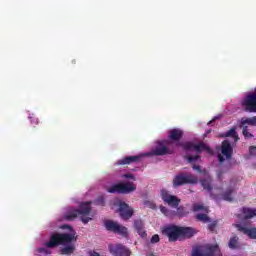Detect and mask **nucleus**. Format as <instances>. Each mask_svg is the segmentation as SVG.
<instances>
[{
  "label": "nucleus",
  "instance_id": "nucleus-8",
  "mask_svg": "<svg viewBox=\"0 0 256 256\" xmlns=\"http://www.w3.org/2000/svg\"><path fill=\"white\" fill-rule=\"evenodd\" d=\"M104 225L107 229V231H111L112 233H116L117 235H121V237H129V231L127 227L123 225H119V223L113 221V220H106L104 222Z\"/></svg>",
  "mask_w": 256,
  "mask_h": 256
},
{
  "label": "nucleus",
  "instance_id": "nucleus-33",
  "mask_svg": "<svg viewBox=\"0 0 256 256\" xmlns=\"http://www.w3.org/2000/svg\"><path fill=\"white\" fill-rule=\"evenodd\" d=\"M242 135H244L245 139H253V134L249 132V129L243 130Z\"/></svg>",
  "mask_w": 256,
  "mask_h": 256
},
{
  "label": "nucleus",
  "instance_id": "nucleus-25",
  "mask_svg": "<svg viewBox=\"0 0 256 256\" xmlns=\"http://www.w3.org/2000/svg\"><path fill=\"white\" fill-rule=\"evenodd\" d=\"M177 211H173V217H175V215H178V217H185L186 213H185V208L183 206H178L176 207Z\"/></svg>",
  "mask_w": 256,
  "mask_h": 256
},
{
  "label": "nucleus",
  "instance_id": "nucleus-1",
  "mask_svg": "<svg viewBox=\"0 0 256 256\" xmlns=\"http://www.w3.org/2000/svg\"><path fill=\"white\" fill-rule=\"evenodd\" d=\"M162 233L168 237L170 243H175V241L181 239V237H184V239H191L197 232L195 231V228L169 225L163 228Z\"/></svg>",
  "mask_w": 256,
  "mask_h": 256
},
{
  "label": "nucleus",
  "instance_id": "nucleus-17",
  "mask_svg": "<svg viewBox=\"0 0 256 256\" xmlns=\"http://www.w3.org/2000/svg\"><path fill=\"white\" fill-rule=\"evenodd\" d=\"M249 125L251 127H253V122L251 120V118H241L238 122V126L240 129H242V131H247V129H249Z\"/></svg>",
  "mask_w": 256,
  "mask_h": 256
},
{
  "label": "nucleus",
  "instance_id": "nucleus-42",
  "mask_svg": "<svg viewBox=\"0 0 256 256\" xmlns=\"http://www.w3.org/2000/svg\"><path fill=\"white\" fill-rule=\"evenodd\" d=\"M218 161L220 163H223L225 161V157H223V155H221V154H218Z\"/></svg>",
  "mask_w": 256,
  "mask_h": 256
},
{
  "label": "nucleus",
  "instance_id": "nucleus-16",
  "mask_svg": "<svg viewBox=\"0 0 256 256\" xmlns=\"http://www.w3.org/2000/svg\"><path fill=\"white\" fill-rule=\"evenodd\" d=\"M211 178H206V179H202L200 180L201 186L203 187V189L205 191H208V193H210V196L212 197V199H219V197L217 195L213 194V186H211Z\"/></svg>",
  "mask_w": 256,
  "mask_h": 256
},
{
  "label": "nucleus",
  "instance_id": "nucleus-23",
  "mask_svg": "<svg viewBox=\"0 0 256 256\" xmlns=\"http://www.w3.org/2000/svg\"><path fill=\"white\" fill-rule=\"evenodd\" d=\"M226 137H232V139H234L235 143H237V141H239V134L237 133V130L235 127H233L228 132H226Z\"/></svg>",
  "mask_w": 256,
  "mask_h": 256
},
{
  "label": "nucleus",
  "instance_id": "nucleus-19",
  "mask_svg": "<svg viewBox=\"0 0 256 256\" xmlns=\"http://www.w3.org/2000/svg\"><path fill=\"white\" fill-rule=\"evenodd\" d=\"M233 193H235V188H227V190L224 193H222L223 201H229L231 203L233 201Z\"/></svg>",
  "mask_w": 256,
  "mask_h": 256
},
{
  "label": "nucleus",
  "instance_id": "nucleus-5",
  "mask_svg": "<svg viewBox=\"0 0 256 256\" xmlns=\"http://www.w3.org/2000/svg\"><path fill=\"white\" fill-rule=\"evenodd\" d=\"M173 153H175V144L171 140L159 141L155 149L152 150V155H156V157L173 155Z\"/></svg>",
  "mask_w": 256,
  "mask_h": 256
},
{
  "label": "nucleus",
  "instance_id": "nucleus-20",
  "mask_svg": "<svg viewBox=\"0 0 256 256\" xmlns=\"http://www.w3.org/2000/svg\"><path fill=\"white\" fill-rule=\"evenodd\" d=\"M229 249L235 250V249H241V244L239 243V237L233 236L230 238L228 242Z\"/></svg>",
  "mask_w": 256,
  "mask_h": 256
},
{
  "label": "nucleus",
  "instance_id": "nucleus-4",
  "mask_svg": "<svg viewBox=\"0 0 256 256\" xmlns=\"http://www.w3.org/2000/svg\"><path fill=\"white\" fill-rule=\"evenodd\" d=\"M192 256H223V254H221L219 245L206 244L193 248Z\"/></svg>",
  "mask_w": 256,
  "mask_h": 256
},
{
  "label": "nucleus",
  "instance_id": "nucleus-21",
  "mask_svg": "<svg viewBox=\"0 0 256 256\" xmlns=\"http://www.w3.org/2000/svg\"><path fill=\"white\" fill-rule=\"evenodd\" d=\"M194 151H196V153H201V151H207V153H209L210 155L213 154V150L206 146L205 143H200L198 145L194 144Z\"/></svg>",
  "mask_w": 256,
  "mask_h": 256
},
{
  "label": "nucleus",
  "instance_id": "nucleus-34",
  "mask_svg": "<svg viewBox=\"0 0 256 256\" xmlns=\"http://www.w3.org/2000/svg\"><path fill=\"white\" fill-rule=\"evenodd\" d=\"M249 155L251 157H256V146H250L249 147Z\"/></svg>",
  "mask_w": 256,
  "mask_h": 256
},
{
  "label": "nucleus",
  "instance_id": "nucleus-40",
  "mask_svg": "<svg viewBox=\"0 0 256 256\" xmlns=\"http://www.w3.org/2000/svg\"><path fill=\"white\" fill-rule=\"evenodd\" d=\"M192 168L194 169V171H198V173H203V170H201V166L199 165H194Z\"/></svg>",
  "mask_w": 256,
  "mask_h": 256
},
{
  "label": "nucleus",
  "instance_id": "nucleus-32",
  "mask_svg": "<svg viewBox=\"0 0 256 256\" xmlns=\"http://www.w3.org/2000/svg\"><path fill=\"white\" fill-rule=\"evenodd\" d=\"M96 205H101L102 207L105 206V198L103 196H100L95 201Z\"/></svg>",
  "mask_w": 256,
  "mask_h": 256
},
{
  "label": "nucleus",
  "instance_id": "nucleus-41",
  "mask_svg": "<svg viewBox=\"0 0 256 256\" xmlns=\"http://www.w3.org/2000/svg\"><path fill=\"white\" fill-rule=\"evenodd\" d=\"M252 121V127H256V116L250 117Z\"/></svg>",
  "mask_w": 256,
  "mask_h": 256
},
{
  "label": "nucleus",
  "instance_id": "nucleus-26",
  "mask_svg": "<svg viewBox=\"0 0 256 256\" xmlns=\"http://www.w3.org/2000/svg\"><path fill=\"white\" fill-rule=\"evenodd\" d=\"M180 145L184 149V151H194L195 148V144L192 142H186Z\"/></svg>",
  "mask_w": 256,
  "mask_h": 256
},
{
  "label": "nucleus",
  "instance_id": "nucleus-3",
  "mask_svg": "<svg viewBox=\"0 0 256 256\" xmlns=\"http://www.w3.org/2000/svg\"><path fill=\"white\" fill-rule=\"evenodd\" d=\"M72 241H76L75 234L54 233L50 236V240L46 242L48 249H55L59 245H69Z\"/></svg>",
  "mask_w": 256,
  "mask_h": 256
},
{
  "label": "nucleus",
  "instance_id": "nucleus-22",
  "mask_svg": "<svg viewBox=\"0 0 256 256\" xmlns=\"http://www.w3.org/2000/svg\"><path fill=\"white\" fill-rule=\"evenodd\" d=\"M61 255H73L75 253V246L69 245L60 249Z\"/></svg>",
  "mask_w": 256,
  "mask_h": 256
},
{
  "label": "nucleus",
  "instance_id": "nucleus-37",
  "mask_svg": "<svg viewBox=\"0 0 256 256\" xmlns=\"http://www.w3.org/2000/svg\"><path fill=\"white\" fill-rule=\"evenodd\" d=\"M144 205L146 206V207H149L150 209H155V203H153V202H151V201H145L144 202Z\"/></svg>",
  "mask_w": 256,
  "mask_h": 256
},
{
  "label": "nucleus",
  "instance_id": "nucleus-6",
  "mask_svg": "<svg viewBox=\"0 0 256 256\" xmlns=\"http://www.w3.org/2000/svg\"><path fill=\"white\" fill-rule=\"evenodd\" d=\"M133 191H137V185L131 182L114 184L107 189L108 193H118L119 195H129Z\"/></svg>",
  "mask_w": 256,
  "mask_h": 256
},
{
  "label": "nucleus",
  "instance_id": "nucleus-10",
  "mask_svg": "<svg viewBox=\"0 0 256 256\" xmlns=\"http://www.w3.org/2000/svg\"><path fill=\"white\" fill-rule=\"evenodd\" d=\"M162 201L169 205V207H172L173 209H177L179 206V203H181V199H179L175 195L169 194L167 190H162L161 192Z\"/></svg>",
  "mask_w": 256,
  "mask_h": 256
},
{
  "label": "nucleus",
  "instance_id": "nucleus-18",
  "mask_svg": "<svg viewBox=\"0 0 256 256\" xmlns=\"http://www.w3.org/2000/svg\"><path fill=\"white\" fill-rule=\"evenodd\" d=\"M183 137V131L180 129H172L169 134V139L171 141H181V138Z\"/></svg>",
  "mask_w": 256,
  "mask_h": 256
},
{
  "label": "nucleus",
  "instance_id": "nucleus-2",
  "mask_svg": "<svg viewBox=\"0 0 256 256\" xmlns=\"http://www.w3.org/2000/svg\"><path fill=\"white\" fill-rule=\"evenodd\" d=\"M91 213V202H84L80 204L79 209H73L70 212L64 215L66 221H74L77 217H80V220L84 225H87L91 221L89 214Z\"/></svg>",
  "mask_w": 256,
  "mask_h": 256
},
{
  "label": "nucleus",
  "instance_id": "nucleus-38",
  "mask_svg": "<svg viewBox=\"0 0 256 256\" xmlns=\"http://www.w3.org/2000/svg\"><path fill=\"white\" fill-rule=\"evenodd\" d=\"M150 241L151 243H159L160 241L159 234L153 235Z\"/></svg>",
  "mask_w": 256,
  "mask_h": 256
},
{
  "label": "nucleus",
  "instance_id": "nucleus-7",
  "mask_svg": "<svg viewBox=\"0 0 256 256\" xmlns=\"http://www.w3.org/2000/svg\"><path fill=\"white\" fill-rule=\"evenodd\" d=\"M197 183H199V179L193 174H178L173 179V187L197 185Z\"/></svg>",
  "mask_w": 256,
  "mask_h": 256
},
{
  "label": "nucleus",
  "instance_id": "nucleus-36",
  "mask_svg": "<svg viewBox=\"0 0 256 256\" xmlns=\"http://www.w3.org/2000/svg\"><path fill=\"white\" fill-rule=\"evenodd\" d=\"M31 123H33L34 125H39V118L35 117V116H30L29 117Z\"/></svg>",
  "mask_w": 256,
  "mask_h": 256
},
{
  "label": "nucleus",
  "instance_id": "nucleus-35",
  "mask_svg": "<svg viewBox=\"0 0 256 256\" xmlns=\"http://www.w3.org/2000/svg\"><path fill=\"white\" fill-rule=\"evenodd\" d=\"M216 227H217V221H214V222H212V223H210V224L208 225V229H209V231H211V232L215 231Z\"/></svg>",
  "mask_w": 256,
  "mask_h": 256
},
{
  "label": "nucleus",
  "instance_id": "nucleus-39",
  "mask_svg": "<svg viewBox=\"0 0 256 256\" xmlns=\"http://www.w3.org/2000/svg\"><path fill=\"white\" fill-rule=\"evenodd\" d=\"M123 177L124 179H132L135 181V176L133 174H124Z\"/></svg>",
  "mask_w": 256,
  "mask_h": 256
},
{
  "label": "nucleus",
  "instance_id": "nucleus-29",
  "mask_svg": "<svg viewBox=\"0 0 256 256\" xmlns=\"http://www.w3.org/2000/svg\"><path fill=\"white\" fill-rule=\"evenodd\" d=\"M144 227H145V224L143 223V220H141V219L134 220L135 231H137L139 229H143Z\"/></svg>",
  "mask_w": 256,
  "mask_h": 256
},
{
  "label": "nucleus",
  "instance_id": "nucleus-31",
  "mask_svg": "<svg viewBox=\"0 0 256 256\" xmlns=\"http://www.w3.org/2000/svg\"><path fill=\"white\" fill-rule=\"evenodd\" d=\"M200 156L195 155V156H187V161L188 163H195L196 161H199Z\"/></svg>",
  "mask_w": 256,
  "mask_h": 256
},
{
  "label": "nucleus",
  "instance_id": "nucleus-14",
  "mask_svg": "<svg viewBox=\"0 0 256 256\" xmlns=\"http://www.w3.org/2000/svg\"><path fill=\"white\" fill-rule=\"evenodd\" d=\"M221 153L226 159H231V157H233V146H231L229 140H224L222 142Z\"/></svg>",
  "mask_w": 256,
  "mask_h": 256
},
{
  "label": "nucleus",
  "instance_id": "nucleus-30",
  "mask_svg": "<svg viewBox=\"0 0 256 256\" xmlns=\"http://www.w3.org/2000/svg\"><path fill=\"white\" fill-rule=\"evenodd\" d=\"M136 232L138 233V235H139L142 239H145V237H147V232L145 231V227L136 230Z\"/></svg>",
  "mask_w": 256,
  "mask_h": 256
},
{
  "label": "nucleus",
  "instance_id": "nucleus-28",
  "mask_svg": "<svg viewBox=\"0 0 256 256\" xmlns=\"http://www.w3.org/2000/svg\"><path fill=\"white\" fill-rule=\"evenodd\" d=\"M193 211H205V213H209V208L201 205V204H194L193 205Z\"/></svg>",
  "mask_w": 256,
  "mask_h": 256
},
{
  "label": "nucleus",
  "instance_id": "nucleus-24",
  "mask_svg": "<svg viewBox=\"0 0 256 256\" xmlns=\"http://www.w3.org/2000/svg\"><path fill=\"white\" fill-rule=\"evenodd\" d=\"M196 219L201 223H211V218L207 214H197Z\"/></svg>",
  "mask_w": 256,
  "mask_h": 256
},
{
  "label": "nucleus",
  "instance_id": "nucleus-15",
  "mask_svg": "<svg viewBox=\"0 0 256 256\" xmlns=\"http://www.w3.org/2000/svg\"><path fill=\"white\" fill-rule=\"evenodd\" d=\"M242 214H238V219H244V220L253 219V217H256V208L253 209V208L243 207Z\"/></svg>",
  "mask_w": 256,
  "mask_h": 256
},
{
  "label": "nucleus",
  "instance_id": "nucleus-12",
  "mask_svg": "<svg viewBox=\"0 0 256 256\" xmlns=\"http://www.w3.org/2000/svg\"><path fill=\"white\" fill-rule=\"evenodd\" d=\"M143 159L142 155L126 156L117 161V165H131L133 163H139Z\"/></svg>",
  "mask_w": 256,
  "mask_h": 256
},
{
  "label": "nucleus",
  "instance_id": "nucleus-11",
  "mask_svg": "<svg viewBox=\"0 0 256 256\" xmlns=\"http://www.w3.org/2000/svg\"><path fill=\"white\" fill-rule=\"evenodd\" d=\"M118 211L120 213L121 219L124 221H129L133 217V213H135V210L129 206L126 202L121 201L119 203Z\"/></svg>",
  "mask_w": 256,
  "mask_h": 256
},
{
  "label": "nucleus",
  "instance_id": "nucleus-9",
  "mask_svg": "<svg viewBox=\"0 0 256 256\" xmlns=\"http://www.w3.org/2000/svg\"><path fill=\"white\" fill-rule=\"evenodd\" d=\"M108 248L113 256H131V250L123 244H110Z\"/></svg>",
  "mask_w": 256,
  "mask_h": 256
},
{
  "label": "nucleus",
  "instance_id": "nucleus-46",
  "mask_svg": "<svg viewBox=\"0 0 256 256\" xmlns=\"http://www.w3.org/2000/svg\"><path fill=\"white\" fill-rule=\"evenodd\" d=\"M64 228L67 227L68 229H71L70 226H63Z\"/></svg>",
  "mask_w": 256,
  "mask_h": 256
},
{
  "label": "nucleus",
  "instance_id": "nucleus-45",
  "mask_svg": "<svg viewBox=\"0 0 256 256\" xmlns=\"http://www.w3.org/2000/svg\"><path fill=\"white\" fill-rule=\"evenodd\" d=\"M147 256H155V253L150 252V253H148V255H147Z\"/></svg>",
  "mask_w": 256,
  "mask_h": 256
},
{
  "label": "nucleus",
  "instance_id": "nucleus-44",
  "mask_svg": "<svg viewBox=\"0 0 256 256\" xmlns=\"http://www.w3.org/2000/svg\"><path fill=\"white\" fill-rule=\"evenodd\" d=\"M38 251L39 253H43V251H45V248H39Z\"/></svg>",
  "mask_w": 256,
  "mask_h": 256
},
{
  "label": "nucleus",
  "instance_id": "nucleus-43",
  "mask_svg": "<svg viewBox=\"0 0 256 256\" xmlns=\"http://www.w3.org/2000/svg\"><path fill=\"white\" fill-rule=\"evenodd\" d=\"M223 175V172L222 171H219L218 172V179H221V176Z\"/></svg>",
  "mask_w": 256,
  "mask_h": 256
},
{
  "label": "nucleus",
  "instance_id": "nucleus-27",
  "mask_svg": "<svg viewBox=\"0 0 256 256\" xmlns=\"http://www.w3.org/2000/svg\"><path fill=\"white\" fill-rule=\"evenodd\" d=\"M160 211L161 213H163V215H165V217H173V211L169 210L167 207L165 206H160Z\"/></svg>",
  "mask_w": 256,
  "mask_h": 256
},
{
  "label": "nucleus",
  "instance_id": "nucleus-13",
  "mask_svg": "<svg viewBox=\"0 0 256 256\" xmlns=\"http://www.w3.org/2000/svg\"><path fill=\"white\" fill-rule=\"evenodd\" d=\"M235 227L240 233H243L244 235H247L249 239H256V228H247L241 224H235Z\"/></svg>",
  "mask_w": 256,
  "mask_h": 256
}]
</instances>
